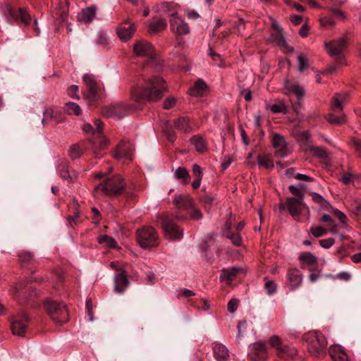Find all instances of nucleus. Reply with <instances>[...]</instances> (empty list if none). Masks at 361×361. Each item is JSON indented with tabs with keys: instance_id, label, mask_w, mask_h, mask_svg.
<instances>
[{
	"instance_id": "1",
	"label": "nucleus",
	"mask_w": 361,
	"mask_h": 361,
	"mask_svg": "<svg viewBox=\"0 0 361 361\" xmlns=\"http://www.w3.org/2000/svg\"><path fill=\"white\" fill-rule=\"evenodd\" d=\"M167 90L165 80L159 76L145 77L141 75L137 79L130 94L132 98L140 103L145 102H156L160 100Z\"/></svg>"
},
{
	"instance_id": "2",
	"label": "nucleus",
	"mask_w": 361,
	"mask_h": 361,
	"mask_svg": "<svg viewBox=\"0 0 361 361\" xmlns=\"http://www.w3.org/2000/svg\"><path fill=\"white\" fill-rule=\"evenodd\" d=\"M133 54L137 57L146 58V62L143 64V68H157L158 62L157 54L152 44L145 40H139L133 45Z\"/></svg>"
},
{
	"instance_id": "3",
	"label": "nucleus",
	"mask_w": 361,
	"mask_h": 361,
	"mask_svg": "<svg viewBox=\"0 0 361 361\" xmlns=\"http://www.w3.org/2000/svg\"><path fill=\"white\" fill-rule=\"evenodd\" d=\"M303 338L307 342L308 351L312 355L320 357L325 354L327 341L321 332L310 331L303 336Z\"/></svg>"
},
{
	"instance_id": "4",
	"label": "nucleus",
	"mask_w": 361,
	"mask_h": 361,
	"mask_svg": "<svg viewBox=\"0 0 361 361\" xmlns=\"http://www.w3.org/2000/svg\"><path fill=\"white\" fill-rule=\"evenodd\" d=\"M43 305L51 319L55 324L61 325L68 321V310L63 302H58L51 299H47Z\"/></svg>"
},
{
	"instance_id": "5",
	"label": "nucleus",
	"mask_w": 361,
	"mask_h": 361,
	"mask_svg": "<svg viewBox=\"0 0 361 361\" xmlns=\"http://www.w3.org/2000/svg\"><path fill=\"white\" fill-rule=\"evenodd\" d=\"M172 217L181 221L187 219L188 217L178 212L171 216L169 214H164L161 216V226L166 237L171 240H178L182 238L183 231L173 223Z\"/></svg>"
},
{
	"instance_id": "6",
	"label": "nucleus",
	"mask_w": 361,
	"mask_h": 361,
	"mask_svg": "<svg viewBox=\"0 0 361 361\" xmlns=\"http://www.w3.org/2000/svg\"><path fill=\"white\" fill-rule=\"evenodd\" d=\"M137 240L141 247L150 249L159 245V238L156 230L150 226H145L137 229Z\"/></svg>"
},
{
	"instance_id": "7",
	"label": "nucleus",
	"mask_w": 361,
	"mask_h": 361,
	"mask_svg": "<svg viewBox=\"0 0 361 361\" xmlns=\"http://www.w3.org/2000/svg\"><path fill=\"white\" fill-rule=\"evenodd\" d=\"M126 188L123 178L119 175L106 178L103 183L96 186L95 190H101L109 196L118 195L122 193Z\"/></svg>"
},
{
	"instance_id": "8",
	"label": "nucleus",
	"mask_w": 361,
	"mask_h": 361,
	"mask_svg": "<svg viewBox=\"0 0 361 361\" xmlns=\"http://www.w3.org/2000/svg\"><path fill=\"white\" fill-rule=\"evenodd\" d=\"M305 207L304 200L293 197H287L285 202H281L279 204V209L281 212L287 210L295 220H298L299 216Z\"/></svg>"
},
{
	"instance_id": "9",
	"label": "nucleus",
	"mask_w": 361,
	"mask_h": 361,
	"mask_svg": "<svg viewBox=\"0 0 361 361\" xmlns=\"http://www.w3.org/2000/svg\"><path fill=\"white\" fill-rule=\"evenodd\" d=\"M269 343L276 350V354L280 358L293 359L298 355V350L295 348L283 345L280 338L276 335H274L270 338Z\"/></svg>"
},
{
	"instance_id": "10",
	"label": "nucleus",
	"mask_w": 361,
	"mask_h": 361,
	"mask_svg": "<svg viewBox=\"0 0 361 361\" xmlns=\"http://www.w3.org/2000/svg\"><path fill=\"white\" fill-rule=\"evenodd\" d=\"M28 317L25 312H20L11 319L12 333L18 336H23L26 332Z\"/></svg>"
},
{
	"instance_id": "11",
	"label": "nucleus",
	"mask_w": 361,
	"mask_h": 361,
	"mask_svg": "<svg viewBox=\"0 0 361 361\" xmlns=\"http://www.w3.org/2000/svg\"><path fill=\"white\" fill-rule=\"evenodd\" d=\"M348 43V38L346 37H342L338 39L326 42L325 47L330 56H340L346 49Z\"/></svg>"
},
{
	"instance_id": "12",
	"label": "nucleus",
	"mask_w": 361,
	"mask_h": 361,
	"mask_svg": "<svg viewBox=\"0 0 361 361\" xmlns=\"http://www.w3.org/2000/svg\"><path fill=\"white\" fill-rule=\"evenodd\" d=\"M170 25L172 32L178 35H186L190 32L188 23L180 18L177 13L171 14Z\"/></svg>"
},
{
	"instance_id": "13",
	"label": "nucleus",
	"mask_w": 361,
	"mask_h": 361,
	"mask_svg": "<svg viewBox=\"0 0 361 361\" xmlns=\"http://www.w3.org/2000/svg\"><path fill=\"white\" fill-rule=\"evenodd\" d=\"M286 279L290 290L299 288L302 282L303 275L297 268H290L287 271Z\"/></svg>"
},
{
	"instance_id": "14",
	"label": "nucleus",
	"mask_w": 361,
	"mask_h": 361,
	"mask_svg": "<svg viewBox=\"0 0 361 361\" xmlns=\"http://www.w3.org/2000/svg\"><path fill=\"white\" fill-rule=\"evenodd\" d=\"M173 204L178 210L188 212L195 204L192 198L189 195H175Z\"/></svg>"
},
{
	"instance_id": "15",
	"label": "nucleus",
	"mask_w": 361,
	"mask_h": 361,
	"mask_svg": "<svg viewBox=\"0 0 361 361\" xmlns=\"http://www.w3.org/2000/svg\"><path fill=\"white\" fill-rule=\"evenodd\" d=\"M273 147L276 149L275 155L278 157H285L288 154L287 143L284 137L279 133L273 134Z\"/></svg>"
},
{
	"instance_id": "16",
	"label": "nucleus",
	"mask_w": 361,
	"mask_h": 361,
	"mask_svg": "<svg viewBox=\"0 0 361 361\" xmlns=\"http://www.w3.org/2000/svg\"><path fill=\"white\" fill-rule=\"evenodd\" d=\"M133 151L132 145L129 142L121 141L116 148L114 157L118 159L123 158L125 160L131 161Z\"/></svg>"
},
{
	"instance_id": "17",
	"label": "nucleus",
	"mask_w": 361,
	"mask_h": 361,
	"mask_svg": "<svg viewBox=\"0 0 361 361\" xmlns=\"http://www.w3.org/2000/svg\"><path fill=\"white\" fill-rule=\"evenodd\" d=\"M102 115L106 118H122L125 114V109L121 104H112L105 106L102 111Z\"/></svg>"
},
{
	"instance_id": "18",
	"label": "nucleus",
	"mask_w": 361,
	"mask_h": 361,
	"mask_svg": "<svg viewBox=\"0 0 361 361\" xmlns=\"http://www.w3.org/2000/svg\"><path fill=\"white\" fill-rule=\"evenodd\" d=\"M52 16L56 25L66 22L68 17V2H66V5L59 4L53 11Z\"/></svg>"
},
{
	"instance_id": "19",
	"label": "nucleus",
	"mask_w": 361,
	"mask_h": 361,
	"mask_svg": "<svg viewBox=\"0 0 361 361\" xmlns=\"http://www.w3.org/2000/svg\"><path fill=\"white\" fill-rule=\"evenodd\" d=\"M348 94L345 92L334 94L331 102V109L334 113L342 112L343 104L346 103Z\"/></svg>"
},
{
	"instance_id": "20",
	"label": "nucleus",
	"mask_w": 361,
	"mask_h": 361,
	"mask_svg": "<svg viewBox=\"0 0 361 361\" xmlns=\"http://www.w3.org/2000/svg\"><path fill=\"white\" fill-rule=\"evenodd\" d=\"M83 80L87 87L89 89V93L87 97L90 100H93L98 91L97 80L94 75L88 73L83 75Z\"/></svg>"
},
{
	"instance_id": "21",
	"label": "nucleus",
	"mask_w": 361,
	"mask_h": 361,
	"mask_svg": "<svg viewBox=\"0 0 361 361\" xmlns=\"http://www.w3.org/2000/svg\"><path fill=\"white\" fill-rule=\"evenodd\" d=\"M60 176L69 183L75 181L78 178V173L75 171H69L68 165L66 162H61L57 168Z\"/></svg>"
},
{
	"instance_id": "22",
	"label": "nucleus",
	"mask_w": 361,
	"mask_h": 361,
	"mask_svg": "<svg viewBox=\"0 0 361 361\" xmlns=\"http://www.w3.org/2000/svg\"><path fill=\"white\" fill-rule=\"evenodd\" d=\"M116 32L121 39L126 41L129 39L135 32V26L126 21L117 27Z\"/></svg>"
},
{
	"instance_id": "23",
	"label": "nucleus",
	"mask_w": 361,
	"mask_h": 361,
	"mask_svg": "<svg viewBox=\"0 0 361 361\" xmlns=\"http://www.w3.org/2000/svg\"><path fill=\"white\" fill-rule=\"evenodd\" d=\"M329 353L334 361H348V357L343 347L339 345H331Z\"/></svg>"
},
{
	"instance_id": "24",
	"label": "nucleus",
	"mask_w": 361,
	"mask_h": 361,
	"mask_svg": "<svg viewBox=\"0 0 361 361\" xmlns=\"http://www.w3.org/2000/svg\"><path fill=\"white\" fill-rule=\"evenodd\" d=\"M97 7L95 6H92L89 7H86L78 13V19L80 22H83L85 23H91L96 16Z\"/></svg>"
},
{
	"instance_id": "25",
	"label": "nucleus",
	"mask_w": 361,
	"mask_h": 361,
	"mask_svg": "<svg viewBox=\"0 0 361 361\" xmlns=\"http://www.w3.org/2000/svg\"><path fill=\"white\" fill-rule=\"evenodd\" d=\"M241 270V268L236 267L224 269H222L221 274L220 275V281H226L228 284H230L235 279L238 273Z\"/></svg>"
},
{
	"instance_id": "26",
	"label": "nucleus",
	"mask_w": 361,
	"mask_h": 361,
	"mask_svg": "<svg viewBox=\"0 0 361 361\" xmlns=\"http://www.w3.org/2000/svg\"><path fill=\"white\" fill-rule=\"evenodd\" d=\"M44 118L42 123L54 121L56 123H61L63 121L61 113L53 108H47L43 111Z\"/></svg>"
},
{
	"instance_id": "27",
	"label": "nucleus",
	"mask_w": 361,
	"mask_h": 361,
	"mask_svg": "<svg viewBox=\"0 0 361 361\" xmlns=\"http://www.w3.org/2000/svg\"><path fill=\"white\" fill-rule=\"evenodd\" d=\"M128 284L129 281L125 271H122L115 276L114 289L116 292L119 293L124 292Z\"/></svg>"
},
{
	"instance_id": "28",
	"label": "nucleus",
	"mask_w": 361,
	"mask_h": 361,
	"mask_svg": "<svg viewBox=\"0 0 361 361\" xmlns=\"http://www.w3.org/2000/svg\"><path fill=\"white\" fill-rule=\"evenodd\" d=\"M272 27L275 30V32L271 34L273 40L276 42L279 46H286V42L283 35V28L276 20L272 22Z\"/></svg>"
},
{
	"instance_id": "29",
	"label": "nucleus",
	"mask_w": 361,
	"mask_h": 361,
	"mask_svg": "<svg viewBox=\"0 0 361 361\" xmlns=\"http://www.w3.org/2000/svg\"><path fill=\"white\" fill-rule=\"evenodd\" d=\"M207 87V85L206 82L204 80L199 79L196 81L195 85L188 90V93L193 97H201L203 95Z\"/></svg>"
},
{
	"instance_id": "30",
	"label": "nucleus",
	"mask_w": 361,
	"mask_h": 361,
	"mask_svg": "<svg viewBox=\"0 0 361 361\" xmlns=\"http://www.w3.org/2000/svg\"><path fill=\"white\" fill-rule=\"evenodd\" d=\"M213 353L217 361H226L229 357L228 350L222 344H216Z\"/></svg>"
},
{
	"instance_id": "31",
	"label": "nucleus",
	"mask_w": 361,
	"mask_h": 361,
	"mask_svg": "<svg viewBox=\"0 0 361 361\" xmlns=\"http://www.w3.org/2000/svg\"><path fill=\"white\" fill-rule=\"evenodd\" d=\"M252 350L253 354L259 356V360L255 361L264 360L266 359L267 347L264 342L258 341L253 343Z\"/></svg>"
},
{
	"instance_id": "32",
	"label": "nucleus",
	"mask_w": 361,
	"mask_h": 361,
	"mask_svg": "<svg viewBox=\"0 0 361 361\" xmlns=\"http://www.w3.org/2000/svg\"><path fill=\"white\" fill-rule=\"evenodd\" d=\"M166 26L167 23L166 20L162 18L158 19L149 24L147 31L150 34H157L166 29Z\"/></svg>"
},
{
	"instance_id": "33",
	"label": "nucleus",
	"mask_w": 361,
	"mask_h": 361,
	"mask_svg": "<svg viewBox=\"0 0 361 361\" xmlns=\"http://www.w3.org/2000/svg\"><path fill=\"white\" fill-rule=\"evenodd\" d=\"M174 125L176 129L182 133H188L192 130V128L187 117H180L174 121Z\"/></svg>"
},
{
	"instance_id": "34",
	"label": "nucleus",
	"mask_w": 361,
	"mask_h": 361,
	"mask_svg": "<svg viewBox=\"0 0 361 361\" xmlns=\"http://www.w3.org/2000/svg\"><path fill=\"white\" fill-rule=\"evenodd\" d=\"M197 152L204 153L207 150L206 140L200 135H194L190 139Z\"/></svg>"
},
{
	"instance_id": "35",
	"label": "nucleus",
	"mask_w": 361,
	"mask_h": 361,
	"mask_svg": "<svg viewBox=\"0 0 361 361\" xmlns=\"http://www.w3.org/2000/svg\"><path fill=\"white\" fill-rule=\"evenodd\" d=\"M258 166L268 170H271L274 167V161L270 155H259L257 158Z\"/></svg>"
},
{
	"instance_id": "36",
	"label": "nucleus",
	"mask_w": 361,
	"mask_h": 361,
	"mask_svg": "<svg viewBox=\"0 0 361 361\" xmlns=\"http://www.w3.org/2000/svg\"><path fill=\"white\" fill-rule=\"evenodd\" d=\"M19 262L23 264H28L35 261L34 254L28 250H22L18 252Z\"/></svg>"
},
{
	"instance_id": "37",
	"label": "nucleus",
	"mask_w": 361,
	"mask_h": 361,
	"mask_svg": "<svg viewBox=\"0 0 361 361\" xmlns=\"http://www.w3.org/2000/svg\"><path fill=\"white\" fill-rule=\"evenodd\" d=\"M176 179L180 180L183 184H188L190 180V176L188 170L184 167H178L174 172Z\"/></svg>"
},
{
	"instance_id": "38",
	"label": "nucleus",
	"mask_w": 361,
	"mask_h": 361,
	"mask_svg": "<svg viewBox=\"0 0 361 361\" xmlns=\"http://www.w3.org/2000/svg\"><path fill=\"white\" fill-rule=\"evenodd\" d=\"M299 141L301 142L304 150L307 151L313 145L310 134L307 131H303L298 135Z\"/></svg>"
},
{
	"instance_id": "39",
	"label": "nucleus",
	"mask_w": 361,
	"mask_h": 361,
	"mask_svg": "<svg viewBox=\"0 0 361 361\" xmlns=\"http://www.w3.org/2000/svg\"><path fill=\"white\" fill-rule=\"evenodd\" d=\"M286 89L288 91L287 94L292 93L298 99L302 98L305 94L304 89L298 84L286 85Z\"/></svg>"
},
{
	"instance_id": "40",
	"label": "nucleus",
	"mask_w": 361,
	"mask_h": 361,
	"mask_svg": "<svg viewBox=\"0 0 361 361\" xmlns=\"http://www.w3.org/2000/svg\"><path fill=\"white\" fill-rule=\"evenodd\" d=\"M288 190L293 195V198L304 200L305 192L303 190V185L299 184L298 185H290L288 186Z\"/></svg>"
},
{
	"instance_id": "41",
	"label": "nucleus",
	"mask_w": 361,
	"mask_h": 361,
	"mask_svg": "<svg viewBox=\"0 0 361 361\" xmlns=\"http://www.w3.org/2000/svg\"><path fill=\"white\" fill-rule=\"evenodd\" d=\"M82 147L80 143H75L70 147L68 154L72 159L79 158L82 154Z\"/></svg>"
},
{
	"instance_id": "42",
	"label": "nucleus",
	"mask_w": 361,
	"mask_h": 361,
	"mask_svg": "<svg viewBox=\"0 0 361 361\" xmlns=\"http://www.w3.org/2000/svg\"><path fill=\"white\" fill-rule=\"evenodd\" d=\"M326 121L331 124H341L346 121V116L345 114L336 116L334 114H329L326 116Z\"/></svg>"
},
{
	"instance_id": "43",
	"label": "nucleus",
	"mask_w": 361,
	"mask_h": 361,
	"mask_svg": "<svg viewBox=\"0 0 361 361\" xmlns=\"http://www.w3.org/2000/svg\"><path fill=\"white\" fill-rule=\"evenodd\" d=\"M311 147L308 149L310 151L312 154L320 159H326L328 157V154L324 147H314L313 145H310Z\"/></svg>"
},
{
	"instance_id": "44",
	"label": "nucleus",
	"mask_w": 361,
	"mask_h": 361,
	"mask_svg": "<svg viewBox=\"0 0 361 361\" xmlns=\"http://www.w3.org/2000/svg\"><path fill=\"white\" fill-rule=\"evenodd\" d=\"M65 111L68 114L78 116L81 114V109L79 105L74 102H67L65 106Z\"/></svg>"
},
{
	"instance_id": "45",
	"label": "nucleus",
	"mask_w": 361,
	"mask_h": 361,
	"mask_svg": "<svg viewBox=\"0 0 361 361\" xmlns=\"http://www.w3.org/2000/svg\"><path fill=\"white\" fill-rule=\"evenodd\" d=\"M98 242L100 244H105L110 248H114L117 246V242L112 237L106 235H101L98 238Z\"/></svg>"
},
{
	"instance_id": "46",
	"label": "nucleus",
	"mask_w": 361,
	"mask_h": 361,
	"mask_svg": "<svg viewBox=\"0 0 361 361\" xmlns=\"http://www.w3.org/2000/svg\"><path fill=\"white\" fill-rule=\"evenodd\" d=\"M299 259L309 265H314L317 264V257L311 252H303L299 257Z\"/></svg>"
},
{
	"instance_id": "47",
	"label": "nucleus",
	"mask_w": 361,
	"mask_h": 361,
	"mask_svg": "<svg viewBox=\"0 0 361 361\" xmlns=\"http://www.w3.org/2000/svg\"><path fill=\"white\" fill-rule=\"evenodd\" d=\"M209 56L214 61L215 65L221 68L225 67L224 59L220 54L214 51L212 49H209Z\"/></svg>"
},
{
	"instance_id": "48",
	"label": "nucleus",
	"mask_w": 361,
	"mask_h": 361,
	"mask_svg": "<svg viewBox=\"0 0 361 361\" xmlns=\"http://www.w3.org/2000/svg\"><path fill=\"white\" fill-rule=\"evenodd\" d=\"M269 109L274 114H287L288 112L287 106L282 102L271 105Z\"/></svg>"
},
{
	"instance_id": "49",
	"label": "nucleus",
	"mask_w": 361,
	"mask_h": 361,
	"mask_svg": "<svg viewBox=\"0 0 361 361\" xmlns=\"http://www.w3.org/2000/svg\"><path fill=\"white\" fill-rule=\"evenodd\" d=\"M264 279L265 281L264 288L267 291V293L269 295H271L275 293L277 290L276 283L274 281L268 280L267 277H264Z\"/></svg>"
},
{
	"instance_id": "50",
	"label": "nucleus",
	"mask_w": 361,
	"mask_h": 361,
	"mask_svg": "<svg viewBox=\"0 0 361 361\" xmlns=\"http://www.w3.org/2000/svg\"><path fill=\"white\" fill-rule=\"evenodd\" d=\"M19 17L20 20L25 25H28L30 24L32 18L30 14L23 8H18Z\"/></svg>"
},
{
	"instance_id": "51",
	"label": "nucleus",
	"mask_w": 361,
	"mask_h": 361,
	"mask_svg": "<svg viewBox=\"0 0 361 361\" xmlns=\"http://www.w3.org/2000/svg\"><path fill=\"white\" fill-rule=\"evenodd\" d=\"M10 292L12 295L16 296L18 298H23L25 294V287L22 284H18L15 287L12 288L10 290Z\"/></svg>"
},
{
	"instance_id": "52",
	"label": "nucleus",
	"mask_w": 361,
	"mask_h": 361,
	"mask_svg": "<svg viewBox=\"0 0 361 361\" xmlns=\"http://www.w3.org/2000/svg\"><path fill=\"white\" fill-rule=\"evenodd\" d=\"M310 231L315 238H319L327 233V230L322 226L312 227Z\"/></svg>"
},
{
	"instance_id": "53",
	"label": "nucleus",
	"mask_w": 361,
	"mask_h": 361,
	"mask_svg": "<svg viewBox=\"0 0 361 361\" xmlns=\"http://www.w3.org/2000/svg\"><path fill=\"white\" fill-rule=\"evenodd\" d=\"M298 70L300 72H303L308 67L307 59L301 54L298 56Z\"/></svg>"
},
{
	"instance_id": "54",
	"label": "nucleus",
	"mask_w": 361,
	"mask_h": 361,
	"mask_svg": "<svg viewBox=\"0 0 361 361\" xmlns=\"http://www.w3.org/2000/svg\"><path fill=\"white\" fill-rule=\"evenodd\" d=\"M226 238L230 239L235 246H240L242 243V238L238 233H228Z\"/></svg>"
},
{
	"instance_id": "55",
	"label": "nucleus",
	"mask_w": 361,
	"mask_h": 361,
	"mask_svg": "<svg viewBox=\"0 0 361 361\" xmlns=\"http://www.w3.org/2000/svg\"><path fill=\"white\" fill-rule=\"evenodd\" d=\"M188 213L190 214V219L197 221L201 219L203 216L202 212L195 207V204L192 207Z\"/></svg>"
},
{
	"instance_id": "56",
	"label": "nucleus",
	"mask_w": 361,
	"mask_h": 361,
	"mask_svg": "<svg viewBox=\"0 0 361 361\" xmlns=\"http://www.w3.org/2000/svg\"><path fill=\"white\" fill-rule=\"evenodd\" d=\"M78 90L79 88L78 85H72L67 89V94L69 97L73 99H79L80 97L78 94Z\"/></svg>"
},
{
	"instance_id": "57",
	"label": "nucleus",
	"mask_w": 361,
	"mask_h": 361,
	"mask_svg": "<svg viewBox=\"0 0 361 361\" xmlns=\"http://www.w3.org/2000/svg\"><path fill=\"white\" fill-rule=\"evenodd\" d=\"M95 42L97 45L104 46V47L106 46L107 43H108V40H107L106 35L103 32H99L97 34Z\"/></svg>"
},
{
	"instance_id": "58",
	"label": "nucleus",
	"mask_w": 361,
	"mask_h": 361,
	"mask_svg": "<svg viewBox=\"0 0 361 361\" xmlns=\"http://www.w3.org/2000/svg\"><path fill=\"white\" fill-rule=\"evenodd\" d=\"M238 303L239 300L238 299L233 298L230 300L227 305L228 311L231 313L235 312L238 307Z\"/></svg>"
},
{
	"instance_id": "59",
	"label": "nucleus",
	"mask_w": 361,
	"mask_h": 361,
	"mask_svg": "<svg viewBox=\"0 0 361 361\" xmlns=\"http://www.w3.org/2000/svg\"><path fill=\"white\" fill-rule=\"evenodd\" d=\"M176 103V99L173 97H167L164 103H163V107L165 109H169L172 108Z\"/></svg>"
},
{
	"instance_id": "60",
	"label": "nucleus",
	"mask_w": 361,
	"mask_h": 361,
	"mask_svg": "<svg viewBox=\"0 0 361 361\" xmlns=\"http://www.w3.org/2000/svg\"><path fill=\"white\" fill-rule=\"evenodd\" d=\"M332 279H340L341 281H348L351 278V274L349 272L347 271H342L338 274H337L335 276H331Z\"/></svg>"
},
{
	"instance_id": "61",
	"label": "nucleus",
	"mask_w": 361,
	"mask_h": 361,
	"mask_svg": "<svg viewBox=\"0 0 361 361\" xmlns=\"http://www.w3.org/2000/svg\"><path fill=\"white\" fill-rule=\"evenodd\" d=\"M332 212L341 223L345 224L347 222L348 218L344 213L337 209H334Z\"/></svg>"
},
{
	"instance_id": "62",
	"label": "nucleus",
	"mask_w": 361,
	"mask_h": 361,
	"mask_svg": "<svg viewBox=\"0 0 361 361\" xmlns=\"http://www.w3.org/2000/svg\"><path fill=\"white\" fill-rule=\"evenodd\" d=\"M334 243H335V240L332 238L319 240V245L323 248H325V249H328V248L331 247L334 244Z\"/></svg>"
},
{
	"instance_id": "63",
	"label": "nucleus",
	"mask_w": 361,
	"mask_h": 361,
	"mask_svg": "<svg viewBox=\"0 0 361 361\" xmlns=\"http://www.w3.org/2000/svg\"><path fill=\"white\" fill-rule=\"evenodd\" d=\"M240 94L243 96L244 99L247 102H250L252 99V92L249 89H245L244 87H240Z\"/></svg>"
},
{
	"instance_id": "64",
	"label": "nucleus",
	"mask_w": 361,
	"mask_h": 361,
	"mask_svg": "<svg viewBox=\"0 0 361 361\" xmlns=\"http://www.w3.org/2000/svg\"><path fill=\"white\" fill-rule=\"evenodd\" d=\"M355 177L350 173H344L341 178H340V180L344 183V184H349L350 183H352L354 181Z\"/></svg>"
}]
</instances>
